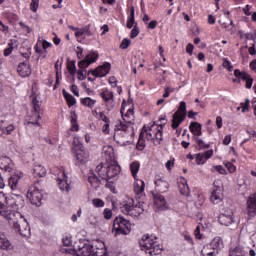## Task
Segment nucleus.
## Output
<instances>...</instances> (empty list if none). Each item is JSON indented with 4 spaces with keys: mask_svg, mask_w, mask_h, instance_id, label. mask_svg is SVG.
<instances>
[{
    "mask_svg": "<svg viewBox=\"0 0 256 256\" xmlns=\"http://www.w3.org/2000/svg\"><path fill=\"white\" fill-rule=\"evenodd\" d=\"M17 205L12 199H9L5 193L0 192V215L8 221L9 225L15 231H18L22 237H31V227L27 218L17 210Z\"/></svg>",
    "mask_w": 256,
    "mask_h": 256,
    "instance_id": "nucleus-1",
    "label": "nucleus"
},
{
    "mask_svg": "<svg viewBox=\"0 0 256 256\" xmlns=\"http://www.w3.org/2000/svg\"><path fill=\"white\" fill-rule=\"evenodd\" d=\"M122 120H118L114 129V140L118 145H127L129 139L133 137V121H135V112L133 106H129L125 113V106L122 104L120 111Z\"/></svg>",
    "mask_w": 256,
    "mask_h": 256,
    "instance_id": "nucleus-2",
    "label": "nucleus"
},
{
    "mask_svg": "<svg viewBox=\"0 0 256 256\" xmlns=\"http://www.w3.org/2000/svg\"><path fill=\"white\" fill-rule=\"evenodd\" d=\"M103 155L106 163H100L96 167V172L104 181H115L121 173V166L115 161V153L113 147L107 146L103 149Z\"/></svg>",
    "mask_w": 256,
    "mask_h": 256,
    "instance_id": "nucleus-3",
    "label": "nucleus"
},
{
    "mask_svg": "<svg viewBox=\"0 0 256 256\" xmlns=\"http://www.w3.org/2000/svg\"><path fill=\"white\" fill-rule=\"evenodd\" d=\"M142 137H146L148 141H153L154 145H161V141H163V125L155 122L145 125L143 131L140 133L138 147H145L141 139Z\"/></svg>",
    "mask_w": 256,
    "mask_h": 256,
    "instance_id": "nucleus-4",
    "label": "nucleus"
},
{
    "mask_svg": "<svg viewBox=\"0 0 256 256\" xmlns=\"http://www.w3.org/2000/svg\"><path fill=\"white\" fill-rule=\"evenodd\" d=\"M66 251L74 256H109L106 248H95L89 242L80 241L77 247H70Z\"/></svg>",
    "mask_w": 256,
    "mask_h": 256,
    "instance_id": "nucleus-5",
    "label": "nucleus"
},
{
    "mask_svg": "<svg viewBox=\"0 0 256 256\" xmlns=\"http://www.w3.org/2000/svg\"><path fill=\"white\" fill-rule=\"evenodd\" d=\"M139 245L142 251H145L146 255L155 256L161 254V246L157 242V237L155 236H142Z\"/></svg>",
    "mask_w": 256,
    "mask_h": 256,
    "instance_id": "nucleus-6",
    "label": "nucleus"
},
{
    "mask_svg": "<svg viewBox=\"0 0 256 256\" xmlns=\"http://www.w3.org/2000/svg\"><path fill=\"white\" fill-rule=\"evenodd\" d=\"M145 211V203L138 202L135 204V201L132 198H128L123 202L121 206V212L124 215H129L130 217H139Z\"/></svg>",
    "mask_w": 256,
    "mask_h": 256,
    "instance_id": "nucleus-7",
    "label": "nucleus"
},
{
    "mask_svg": "<svg viewBox=\"0 0 256 256\" xmlns=\"http://www.w3.org/2000/svg\"><path fill=\"white\" fill-rule=\"evenodd\" d=\"M53 175L57 176L58 187L64 193H69L71 190V183L69 182V176L65 173V168H55L52 170Z\"/></svg>",
    "mask_w": 256,
    "mask_h": 256,
    "instance_id": "nucleus-8",
    "label": "nucleus"
},
{
    "mask_svg": "<svg viewBox=\"0 0 256 256\" xmlns=\"http://www.w3.org/2000/svg\"><path fill=\"white\" fill-rule=\"evenodd\" d=\"M113 231H115V235H129L131 233V222L123 216H118L114 219Z\"/></svg>",
    "mask_w": 256,
    "mask_h": 256,
    "instance_id": "nucleus-9",
    "label": "nucleus"
},
{
    "mask_svg": "<svg viewBox=\"0 0 256 256\" xmlns=\"http://www.w3.org/2000/svg\"><path fill=\"white\" fill-rule=\"evenodd\" d=\"M187 117V104L182 101L180 102L179 109L173 114L172 118V128L177 129L181 123L185 121Z\"/></svg>",
    "mask_w": 256,
    "mask_h": 256,
    "instance_id": "nucleus-10",
    "label": "nucleus"
},
{
    "mask_svg": "<svg viewBox=\"0 0 256 256\" xmlns=\"http://www.w3.org/2000/svg\"><path fill=\"white\" fill-rule=\"evenodd\" d=\"M73 151L76 157L77 165H85L89 161V153L83 150V144L74 141Z\"/></svg>",
    "mask_w": 256,
    "mask_h": 256,
    "instance_id": "nucleus-11",
    "label": "nucleus"
},
{
    "mask_svg": "<svg viewBox=\"0 0 256 256\" xmlns=\"http://www.w3.org/2000/svg\"><path fill=\"white\" fill-rule=\"evenodd\" d=\"M100 97L103 100L107 111H113L115 108V95L113 94V91L108 88H103L100 92Z\"/></svg>",
    "mask_w": 256,
    "mask_h": 256,
    "instance_id": "nucleus-12",
    "label": "nucleus"
},
{
    "mask_svg": "<svg viewBox=\"0 0 256 256\" xmlns=\"http://www.w3.org/2000/svg\"><path fill=\"white\" fill-rule=\"evenodd\" d=\"M234 75L237 78L233 80L234 83H241V81H244L246 83V89H251V87H253V78L249 73L236 69Z\"/></svg>",
    "mask_w": 256,
    "mask_h": 256,
    "instance_id": "nucleus-13",
    "label": "nucleus"
},
{
    "mask_svg": "<svg viewBox=\"0 0 256 256\" xmlns=\"http://www.w3.org/2000/svg\"><path fill=\"white\" fill-rule=\"evenodd\" d=\"M27 198L32 205H36V207H41L43 193H41L37 187L32 186L27 192Z\"/></svg>",
    "mask_w": 256,
    "mask_h": 256,
    "instance_id": "nucleus-14",
    "label": "nucleus"
},
{
    "mask_svg": "<svg viewBox=\"0 0 256 256\" xmlns=\"http://www.w3.org/2000/svg\"><path fill=\"white\" fill-rule=\"evenodd\" d=\"M210 202L213 205H219L223 202V187L217 185V182H214V185L211 190Z\"/></svg>",
    "mask_w": 256,
    "mask_h": 256,
    "instance_id": "nucleus-15",
    "label": "nucleus"
},
{
    "mask_svg": "<svg viewBox=\"0 0 256 256\" xmlns=\"http://www.w3.org/2000/svg\"><path fill=\"white\" fill-rule=\"evenodd\" d=\"M99 57V53L97 52H90L85 56L83 60L78 62L79 69H87L91 63H95Z\"/></svg>",
    "mask_w": 256,
    "mask_h": 256,
    "instance_id": "nucleus-16",
    "label": "nucleus"
},
{
    "mask_svg": "<svg viewBox=\"0 0 256 256\" xmlns=\"http://www.w3.org/2000/svg\"><path fill=\"white\" fill-rule=\"evenodd\" d=\"M109 71H111V63L106 62L94 70H89V73L94 77H107V75H109Z\"/></svg>",
    "mask_w": 256,
    "mask_h": 256,
    "instance_id": "nucleus-17",
    "label": "nucleus"
},
{
    "mask_svg": "<svg viewBox=\"0 0 256 256\" xmlns=\"http://www.w3.org/2000/svg\"><path fill=\"white\" fill-rule=\"evenodd\" d=\"M218 222L220 225H224L225 227H229V225H233L235 223V216L233 215V211H225L218 217Z\"/></svg>",
    "mask_w": 256,
    "mask_h": 256,
    "instance_id": "nucleus-18",
    "label": "nucleus"
},
{
    "mask_svg": "<svg viewBox=\"0 0 256 256\" xmlns=\"http://www.w3.org/2000/svg\"><path fill=\"white\" fill-rule=\"evenodd\" d=\"M246 211L250 219H253V217L256 216V194H252L248 197Z\"/></svg>",
    "mask_w": 256,
    "mask_h": 256,
    "instance_id": "nucleus-19",
    "label": "nucleus"
},
{
    "mask_svg": "<svg viewBox=\"0 0 256 256\" xmlns=\"http://www.w3.org/2000/svg\"><path fill=\"white\" fill-rule=\"evenodd\" d=\"M154 183L158 193H165L167 189H169V182H167L164 177L156 176Z\"/></svg>",
    "mask_w": 256,
    "mask_h": 256,
    "instance_id": "nucleus-20",
    "label": "nucleus"
},
{
    "mask_svg": "<svg viewBox=\"0 0 256 256\" xmlns=\"http://www.w3.org/2000/svg\"><path fill=\"white\" fill-rule=\"evenodd\" d=\"M154 205L158 211H167V209H169V204L165 201V197L163 195L154 197Z\"/></svg>",
    "mask_w": 256,
    "mask_h": 256,
    "instance_id": "nucleus-21",
    "label": "nucleus"
},
{
    "mask_svg": "<svg viewBox=\"0 0 256 256\" xmlns=\"http://www.w3.org/2000/svg\"><path fill=\"white\" fill-rule=\"evenodd\" d=\"M41 119V113L31 111L30 115L27 118L28 126L40 128L39 120Z\"/></svg>",
    "mask_w": 256,
    "mask_h": 256,
    "instance_id": "nucleus-22",
    "label": "nucleus"
},
{
    "mask_svg": "<svg viewBox=\"0 0 256 256\" xmlns=\"http://www.w3.org/2000/svg\"><path fill=\"white\" fill-rule=\"evenodd\" d=\"M197 165H205L208 159L213 157V150L205 151L204 153H198L195 155Z\"/></svg>",
    "mask_w": 256,
    "mask_h": 256,
    "instance_id": "nucleus-23",
    "label": "nucleus"
},
{
    "mask_svg": "<svg viewBox=\"0 0 256 256\" xmlns=\"http://www.w3.org/2000/svg\"><path fill=\"white\" fill-rule=\"evenodd\" d=\"M14 248L15 247L13 246L11 241H9L7 236L0 232V249L2 251H13Z\"/></svg>",
    "mask_w": 256,
    "mask_h": 256,
    "instance_id": "nucleus-24",
    "label": "nucleus"
},
{
    "mask_svg": "<svg viewBox=\"0 0 256 256\" xmlns=\"http://www.w3.org/2000/svg\"><path fill=\"white\" fill-rule=\"evenodd\" d=\"M0 169L2 171H7L8 173H11L13 169V162L11 161V158L7 156H1L0 157Z\"/></svg>",
    "mask_w": 256,
    "mask_h": 256,
    "instance_id": "nucleus-25",
    "label": "nucleus"
},
{
    "mask_svg": "<svg viewBox=\"0 0 256 256\" xmlns=\"http://www.w3.org/2000/svg\"><path fill=\"white\" fill-rule=\"evenodd\" d=\"M17 72L20 77H29L31 75V65L26 62H22L17 67Z\"/></svg>",
    "mask_w": 256,
    "mask_h": 256,
    "instance_id": "nucleus-26",
    "label": "nucleus"
},
{
    "mask_svg": "<svg viewBox=\"0 0 256 256\" xmlns=\"http://www.w3.org/2000/svg\"><path fill=\"white\" fill-rule=\"evenodd\" d=\"M212 249L216 250V253L219 255V251L225 248V243H223V238L216 236L210 242Z\"/></svg>",
    "mask_w": 256,
    "mask_h": 256,
    "instance_id": "nucleus-27",
    "label": "nucleus"
},
{
    "mask_svg": "<svg viewBox=\"0 0 256 256\" xmlns=\"http://www.w3.org/2000/svg\"><path fill=\"white\" fill-rule=\"evenodd\" d=\"M135 181L136 182L134 183V193L141 197V195L145 193V181L139 178L135 179Z\"/></svg>",
    "mask_w": 256,
    "mask_h": 256,
    "instance_id": "nucleus-28",
    "label": "nucleus"
},
{
    "mask_svg": "<svg viewBox=\"0 0 256 256\" xmlns=\"http://www.w3.org/2000/svg\"><path fill=\"white\" fill-rule=\"evenodd\" d=\"M93 35V33L91 32V29L89 28V26H86L84 28H78V30H76L75 32V37H77V39H83L84 37H91Z\"/></svg>",
    "mask_w": 256,
    "mask_h": 256,
    "instance_id": "nucleus-29",
    "label": "nucleus"
},
{
    "mask_svg": "<svg viewBox=\"0 0 256 256\" xmlns=\"http://www.w3.org/2000/svg\"><path fill=\"white\" fill-rule=\"evenodd\" d=\"M178 189L181 195H189V185L187 184V179L181 177L178 181Z\"/></svg>",
    "mask_w": 256,
    "mask_h": 256,
    "instance_id": "nucleus-30",
    "label": "nucleus"
},
{
    "mask_svg": "<svg viewBox=\"0 0 256 256\" xmlns=\"http://www.w3.org/2000/svg\"><path fill=\"white\" fill-rule=\"evenodd\" d=\"M130 173L133 177V179L139 178L137 175L139 173V170L141 169V163L139 161H133L129 164Z\"/></svg>",
    "mask_w": 256,
    "mask_h": 256,
    "instance_id": "nucleus-31",
    "label": "nucleus"
},
{
    "mask_svg": "<svg viewBox=\"0 0 256 256\" xmlns=\"http://www.w3.org/2000/svg\"><path fill=\"white\" fill-rule=\"evenodd\" d=\"M34 177H45L47 175V169L41 164H35L33 168Z\"/></svg>",
    "mask_w": 256,
    "mask_h": 256,
    "instance_id": "nucleus-32",
    "label": "nucleus"
},
{
    "mask_svg": "<svg viewBox=\"0 0 256 256\" xmlns=\"http://www.w3.org/2000/svg\"><path fill=\"white\" fill-rule=\"evenodd\" d=\"M202 256H217V250L213 249V246L211 244H206L202 251H201Z\"/></svg>",
    "mask_w": 256,
    "mask_h": 256,
    "instance_id": "nucleus-33",
    "label": "nucleus"
},
{
    "mask_svg": "<svg viewBox=\"0 0 256 256\" xmlns=\"http://www.w3.org/2000/svg\"><path fill=\"white\" fill-rule=\"evenodd\" d=\"M62 243L64 245L61 248L62 253H69V251H67V249H69L70 247H75V246L72 245L73 241L71 240V236H64L62 238Z\"/></svg>",
    "mask_w": 256,
    "mask_h": 256,
    "instance_id": "nucleus-34",
    "label": "nucleus"
},
{
    "mask_svg": "<svg viewBox=\"0 0 256 256\" xmlns=\"http://www.w3.org/2000/svg\"><path fill=\"white\" fill-rule=\"evenodd\" d=\"M189 129L195 137H201V135H203V132H201V125L198 122H192Z\"/></svg>",
    "mask_w": 256,
    "mask_h": 256,
    "instance_id": "nucleus-35",
    "label": "nucleus"
},
{
    "mask_svg": "<svg viewBox=\"0 0 256 256\" xmlns=\"http://www.w3.org/2000/svg\"><path fill=\"white\" fill-rule=\"evenodd\" d=\"M88 182L90 183L91 187H94V189H97V187L100 185L99 178L95 173L92 172V170H90L88 173Z\"/></svg>",
    "mask_w": 256,
    "mask_h": 256,
    "instance_id": "nucleus-36",
    "label": "nucleus"
},
{
    "mask_svg": "<svg viewBox=\"0 0 256 256\" xmlns=\"http://www.w3.org/2000/svg\"><path fill=\"white\" fill-rule=\"evenodd\" d=\"M70 122H71V128L68 131V133L70 131H79V123H77V113L75 111L71 112V116H70Z\"/></svg>",
    "mask_w": 256,
    "mask_h": 256,
    "instance_id": "nucleus-37",
    "label": "nucleus"
},
{
    "mask_svg": "<svg viewBox=\"0 0 256 256\" xmlns=\"http://www.w3.org/2000/svg\"><path fill=\"white\" fill-rule=\"evenodd\" d=\"M62 93L69 107H73V105L77 103V100L75 99V97H73V95L65 90H63Z\"/></svg>",
    "mask_w": 256,
    "mask_h": 256,
    "instance_id": "nucleus-38",
    "label": "nucleus"
},
{
    "mask_svg": "<svg viewBox=\"0 0 256 256\" xmlns=\"http://www.w3.org/2000/svg\"><path fill=\"white\" fill-rule=\"evenodd\" d=\"M82 105L84 107H88V109H93L95 107V104L97 103V100L92 99L91 97H86L81 99Z\"/></svg>",
    "mask_w": 256,
    "mask_h": 256,
    "instance_id": "nucleus-39",
    "label": "nucleus"
},
{
    "mask_svg": "<svg viewBox=\"0 0 256 256\" xmlns=\"http://www.w3.org/2000/svg\"><path fill=\"white\" fill-rule=\"evenodd\" d=\"M19 179H21V177L17 174H14L9 178V185L12 191L17 189V185H19Z\"/></svg>",
    "mask_w": 256,
    "mask_h": 256,
    "instance_id": "nucleus-40",
    "label": "nucleus"
},
{
    "mask_svg": "<svg viewBox=\"0 0 256 256\" xmlns=\"http://www.w3.org/2000/svg\"><path fill=\"white\" fill-rule=\"evenodd\" d=\"M126 25L128 29H133V26L135 25V7L133 6L131 7L130 16L128 17Z\"/></svg>",
    "mask_w": 256,
    "mask_h": 256,
    "instance_id": "nucleus-41",
    "label": "nucleus"
},
{
    "mask_svg": "<svg viewBox=\"0 0 256 256\" xmlns=\"http://www.w3.org/2000/svg\"><path fill=\"white\" fill-rule=\"evenodd\" d=\"M0 130L4 135H11V133L15 131V126L13 124H9L8 126H3V124H0Z\"/></svg>",
    "mask_w": 256,
    "mask_h": 256,
    "instance_id": "nucleus-42",
    "label": "nucleus"
},
{
    "mask_svg": "<svg viewBox=\"0 0 256 256\" xmlns=\"http://www.w3.org/2000/svg\"><path fill=\"white\" fill-rule=\"evenodd\" d=\"M32 112L41 114V106L39 105V101L37 98L32 99Z\"/></svg>",
    "mask_w": 256,
    "mask_h": 256,
    "instance_id": "nucleus-43",
    "label": "nucleus"
},
{
    "mask_svg": "<svg viewBox=\"0 0 256 256\" xmlns=\"http://www.w3.org/2000/svg\"><path fill=\"white\" fill-rule=\"evenodd\" d=\"M195 141L199 147V149H209V144L205 143L203 139L199 138V136L195 137Z\"/></svg>",
    "mask_w": 256,
    "mask_h": 256,
    "instance_id": "nucleus-44",
    "label": "nucleus"
},
{
    "mask_svg": "<svg viewBox=\"0 0 256 256\" xmlns=\"http://www.w3.org/2000/svg\"><path fill=\"white\" fill-rule=\"evenodd\" d=\"M229 256H245V252H243V250H241V247L238 246L230 251Z\"/></svg>",
    "mask_w": 256,
    "mask_h": 256,
    "instance_id": "nucleus-45",
    "label": "nucleus"
},
{
    "mask_svg": "<svg viewBox=\"0 0 256 256\" xmlns=\"http://www.w3.org/2000/svg\"><path fill=\"white\" fill-rule=\"evenodd\" d=\"M205 205V196L199 195L198 200L196 201L197 209H201Z\"/></svg>",
    "mask_w": 256,
    "mask_h": 256,
    "instance_id": "nucleus-46",
    "label": "nucleus"
},
{
    "mask_svg": "<svg viewBox=\"0 0 256 256\" xmlns=\"http://www.w3.org/2000/svg\"><path fill=\"white\" fill-rule=\"evenodd\" d=\"M30 9L33 11V13H37V10L39 9V0H32L30 4Z\"/></svg>",
    "mask_w": 256,
    "mask_h": 256,
    "instance_id": "nucleus-47",
    "label": "nucleus"
},
{
    "mask_svg": "<svg viewBox=\"0 0 256 256\" xmlns=\"http://www.w3.org/2000/svg\"><path fill=\"white\" fill-rule=\"evenodd\" d=\"M92 204L94 207H105V202L99 198H95L92 200Z\"/></svg>",
    "mask_w": 256,
    "mask_h": 256,
    "instance_id": "nucleus-48",
    "label": "nucleus"
},
{
    "mask_svg": "<svg viewBox=\"0 0 256 256\" xmlns=\"http://www.w3.org/2000/svg\"><path fill=\"white\" fill-rule=\"evenodd\" d=\"M224 165L226 169H228L229 173H235V171H237V167L231 162H226Z\"/></svg>",
    "mask_w": 256,
    "mask_h": 256,
    "instance_id": "nucleus-49",
    "label": "nucleus"
},
{
    "mask_svg": "<svg viewBox=\"0 0 256 256\" xmlns=\"http://www.w3.org/2000/svg\"><path fill=\"white\" fill-rule=\"evenodd\" d=\"M213 171H217L218 173H220V175H227V170H225V168H223V166L221 165L214 166Z\"/></svg>",
    "mask_w": 256,
    "mask_h": 256,
    "instance_id": "nucleus-50",
    "label": "nucleus"
},
{
    "mask_svg": "<svg viewBox=\"0 0 256 256\" xmlns=\"http://www.w3.org/2000/svg\"><path fill=\"white\" fill-rule=\"evenodd\" d=\"M174 166H175V159L174 158H171L170 160H168L165 163V167H166L167 171H171Z\"/></svg>",
    "mask_w": 256,
    "mask_h": 256,
    "instance_id": "nucleus-51",
    "label": "nucleus"
},
{
    "mask_svg": "<svg viewBox=\"0 0 256 256\" xmlns=\"http://www.w3.org/2000/svg\"><path fill=\"white\" fill-rule=\"evenodd\" d=\"M129 45H131V40L125 38L122 40V42L120 44V49H128Z\"/></svg>",
    "mask_w": 256,
    "mask_h": 256,
    "instance_id": "nucleus-52",
    "label": "nucleus"
},
{
    "mask_svg": "<svg viewBox=\"0 0 256 256\" xmlns=\"http://www.w3.org/2000/svg\"><path fill=\"white\" fill-rule=\"evenodd\" d=\"M103 216H104V218L109 220V219H111V217H113V211L109 208H105L104 212H103Z\"/></svg>",
    "mask_w": 256,
    "mask_h": 256,
    "instance_id": "nucleus-53",
    "label": "nucleus"
},
{
    "mask_svg": "<svg viewBox=\"0 0 256 256\" xmlns=\"http://www.w3.org/2000/svg\"><path fill=\"white\" fill-rule=\"evenodd\" d=\"M113 181H115V180H109V181H107L106 187H107V189H110V191H111L112 193H117V191H116V189H115V185L113 184Z\"/></svg>",
    "mask_w": 256,
    "mask_h": 256,
    "instance_id": "nucleus-54",
    "label": "nucleus"
},
{
    "mask_svg": "<svg viewBox=\"0 0 256 256\" xmlns=\"http://www.w3.org/2000/svg\"><path fill=\"white\" fill-rule=\"evenodd\" d=\"M108 83H109V85H111V87H113V88L117 87V78H115V76H111V77L108 79Z\"/></svg>",
    "mask_w": 256,
    "mask_h": 256,
    "instance_id": "nucleus-55",
    "label": "nucleus"
},
{
    "mask_svg": "<svg viewBox=\"0 0 256 256\" xmlns=\"http://www.w3.org/2000/svg\"><path fill=\"white\" fill-rule=\"evenodd\" d=\"M139 35V28L137 26H135L130 34L131 39H135V37H137Z\"/></svg>",
    "mask_w": 256,
    "mask_h": 256,
    "instance_id": "nucleus-56",
    "label": "nucleus"
},
{
    "mask_svg": "<svg viewBox=\"0 0 256 256\" xmlns=\"http://www.w3.org/2000/svg\"><path fill=\"white\" fill-rule=\"evenodd\" d=\"M194 236L196 239H201V226H197L196 229L194 230Z\"/></svg>",
    "mask_w": 256,
    "mask_h": 256,
    "instance_id": "nucleus-57",
    "label": "nucleus"
},
{
    "mask_svg": "<svg viewBox=\"0 0 256 256\" xmlns=\"http://www.w3.org/2000/svg\"><path fill=\"white\" fill-rule=\"evenodd\" d=\"M216 126L217 129H221V127H223V118L221 116L216 117Z\"/></svg>",
    "mask_w": 256,
    "mask_h": 256,
    "instance_id": "nucleus-58",
    "label": "nucleus"
},
{
    "mask_svg": "<svg viewBox=\"0 0 256 256\" xmlns=\"http://www.w3.org/2000/svg\"><path fill=\"white\" fill-rule=\"evenodd\" d=\"M99 118L101 121H104V123H109V117L105 115V112H99Z\"/></svg>",
    "mask_w": 256,
    "mask_h": 256,
    "instance_id": "nucleus-59",
    "label": "nucleus"
},
{
    "mask_svg": "<svg viewBox=\"0 0 256 256\" xmlns=\"http://www.w3.org/2000/svg\"><path fill=\"white\" fill-rule=\"evenodd\" d=\"M193 49H195V46L191 43H189L186 46V53H188V55H193Z\"/></svg>",
    "mask_w": 256,
    "mask_h": 256,
    "instance_id": "nucleus-60",
    "label": "nucleus"
},
{
    "mask_svg": "<svg viewBox=\"0 0 256 256\" xmlns=\"http://www.w3.org/2000/svg\"><path fill=\"white\" fill-rule=\"evenodd\" d=\"M70 89L73 95H75L76 97H79V88H77V85H72Z\"/></svg>",
    "mask_w": 256,
    "mask_h": 256,
    "instance_id": "nucleus-61",
    "label": "nucleus"
},
{
    "mask_svg": "<svg viewBox=\"0 0 256 256\" xmlns=\"http://www.w3.org/2000/svg\"><path fill=\"white\" fill-rule=\"evenodd\" d=\"M8 47L12 50L15 49V47H17V40L15 39L10 40L8 43Z\"/></svg>",
    "mask_w": 256,
    "mask_h": 256,
    "instance_id": "nucleus-62",
    "label": "nucleus"
},
{
    "mask_svg": "<svg viewBox=\"0 0 256 256\" xmlns=\"http://www.w3.org/2000/svg\"><path fill=\"white\" fill-rule=\"evenodd\" d=\"M231 143V134H228L223 139V145H229Z\"/></svg>",
    "mask_w": 256,
    "mask_h": 256,
    "instance_id": "nucleus-63",
    "label": "nucleus"
},
{
    "mask_svg": "<svg viewBox=\"0 0 256 256\" xmlns=\"http://www.w3.org/2000/svg\"><path fill=\"white\" fill-rule=\"evenodd\" d=\"M250 69H251V71H253L254 73H256V60H253V61L250 63Z\"/></svg>",
    "mask_w": 256,
    "mask_h": 256,
    "instance_id": "nucleus-64",
    "label": "nucleus"
}]
</instances>
